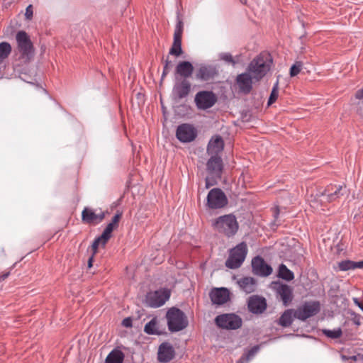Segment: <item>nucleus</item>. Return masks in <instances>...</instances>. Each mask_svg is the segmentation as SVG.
I'll list each match as a JSON object with an SVG mask.
<instances>
[{"label":"nucleus","instance_id":"423d86ee","mask_svg":"<svg viewBox=\"0 0 363 363\" xmlns=\"http://www.w3.org/2000/svg\"><path fill=\"white\" fill-rule=\"evenodd\" d=\"M216 325L222 329L237 330L242 326V318L235 313H224L215 318Z\"/></svg>","mask_w":363,"mask_h":363},{"label":"nucleus","instance_id":"ea45409f","mask_svg":"<svg viewBox=\"0 0 363 363\" xmlns=\"http://www.w3.org/2000/svg\"><path fill=\"white\" fill-rule=\"evenodd\" d=\"M172 67V62L169 61L168 59L164 60V65L163 67V71L161 77V79L163 80L164 77L168 74L170 69Z\"/></svg>","mask_w":363,"mask_h":363},{"label":"nucleus","instance_id":"393cba45","mask_svg":"<svg viewBox=\"0 0 363 363\" xmlns=\"http://www.w3.org/2000/svg\"><path fill=\"white\" fill-rule=\"evenodd\" d=\"M238 284L240 289L246 294H250L255 291L257 288V281L255 279L250 277H245L240 279Z\"/></svg>","mask_w":363,"mask_h":363},{"label":"nucleus","instance_id":"58836bf2","mask_svg":"<svg viewBox=\"0 0 363 363\" xmlns=\"http://www.w3.org/2000/svg\"><path fill=\"white\" fill-rule=\"evenodd\" d=\"M303 63L300 61L296 62L290 68V76L295 77L300 73Z\"/></svg>","mask_w":363,"mask_h":363},{"label":"nucleus","instance_id":"a19ab883","mask_svg":"<svg viewBox=\"0 0 363 363\" xmlns=\"http://www.w3.org/2000/svg\"><path fill=\"white\" fill-rule=\"evenodd\" d=\"M112 230L108 228L107 227L105 228L104 230L103 231L102 234L101 235V238L104 239V242H108V240L111 237Z\"/></svg>","mask_w":363,"mask_h":363},{"label":"nucleus","instance_id":"f704fd0d","mask_svg":"<svg viewBox=\"0 0 363 363\" xmlns=\"http://www.w3.org/2000/svg\"><path fill=\"white\" fill-rule=\"evenodd\" d=\"M278 96H279V82L277 80L272 87L270 96H269L268 101H267V106H269L272 104H274L277 101Z\"/></svg>","mask_w":363,"mask_h":363},{"label":"nucleus","instance_id":"a878e982","mask_svg":"<svg viewBox=\"0 0 363 363\" xmlns=\"http://www.w3.org/2000/svg\"><path fill=\"white\" fill-rule=\"evenodd\" d=\"M358 353L354 350L351 346H346L341 349L340 351V356L343 362L350 361L351 363L354 359Z\"/></svg>","mask_w":363,"mask_h":363},{"label":"nucleus","instance_id":"a211bd4d","mask_svg":"<svg viewBox=\"0 0 363 363\" xmlns=\"http://www.w3.org/2000/svg\"><path fill=\"white\" fill-rule=\"evenodd\" d=\"M267 306L266 299L264 297L257 295L250 296L247 301L248 310L254 314H261L264 313Z\"/></svg>","mask_w":363,"mask_h":363},{"label":"nucleus","instance_id":"bb28decb","mask_svg":"<svg viewBox=\"0 0 363 363\" xmlns=\"http://www.w3.org/2000/svg\"><path fill=\"white\" fill-rule=\"evenodd\" d=\"M294 311L293 309L286 310L279 319V325L284 328L290 326L293 322Z\"/></svg>","mask_w":363,"mask_h":363},{"label":"nucleus","instance_id":"4c0bfd02","mask_svg":"<svg viewBox=\"0 0 363 363\" xmlns=\"http://www.w3.org/2000/svg\"><path fill=\"white\" fill-rule=\"evenodd\" d=\"M219 59L225 61L228 64H231L232 65H235L236 64V61L234 60L232 55L229 52H221L219 55Z\"/></svg>","mask_w":363,"mask_h":363},{"label":"nucleus","instance_id":"aec40b11","mask_svg":"<svg viewBox=\"0 0 363 363\" xmlns=\"http://www.w3.org/2000/svg\"><path fill=\"white\" fill-rule=\"evenodd\" d=\"M106 213L101 211L96 213L91 208L85 207L82 212V220L87 224H99L105 218Z\"/></svg>","mask_w":363,"mask_h":363},{"label":"nucleus","instance_id":"473e14b6","mask_svg":"<svg viewBox=\"0 0 363 363\" xmlns=\"http://www.w3.org/2000/svg\"><path fill=\"white\" fill-rule=\"evenodd\" d=\"M259 347L258 345H255L245 353L237 363H247L254 355L259 351Z\"/></svg>","mask_w":363,"mask_h":363},{"label":"nucleus","instance_id":"20e7f679","mask_svg":"<svg viewBox=\"0 0 363 363\" xmlns=\"http://www.w3.org/2000/svg\"><path fill=\"white\" fill-rule=\"evenodd\" d=\"M248 252L246 242H242L232 248L225 261V266L232 269L239 268L245 261Z\"/></svg>","mask_w":363,"mask_h":363},{"label":"nucleus","instance_id":"4468645a","mask_svg":"<svg viewBox=\"0 0 363 363\" xmlns=\"http://www.w3.org/2000/svg\"><path fill=\"white\" fill-rule=\"evenodd\" d=\"M218 75V69L213 65H201L196 73V79L201 82L213 79Z\"/></svg>","mask_w":363,"mask_h":363},{"label":"nucleus","instance_id":"49530a36","mask_svg":"<svg viewBox=\"0 0 363 363\" xmlns=\"http://www.w3.org/2000/svg\"><path fill=\"white\" fill-rule=\"evenodd\" d=\"M354 363H363V354L358 353L353 360Z\"/></svg>","mask_w":363,"mask_h":363},{"label":"nucleus","instance_id":"c85d7f7f","mask_svg":"<svg viewBox=\"0 0 363 363\" xmlns=\"http://www.w3.org/2000/svg\"><path fill=\"white\" fill-rule=\"evenodd\" d=\"M223 148V140L221 137L217 136L216 139L211 140L208 145L207 150L211 152H218Z\"/></svg>","mask_w":363,"mask_h":363},{"label":"nucleus","instance_id":"6ab92c4d","mask_svg":"<svg viewBox=\"0 0 363 363\" xmlns=\"http://www.w3.org/2000/svg\"><path fill=\"white\" fill-rule=\"evenodd\" d=\"M174 356L175 350L169 342H164L159 346L157 352V359L160 362H169L174 359Z\"/></svg>","mask_w":363,"mask_h":363},{"label":"nucleus","instance_id":"9b49d317","mask_svg":"<svg viewBox=\"0 0 363 363\" xmlns=\"http://www.w3.org/2000/svg\"><path fill=\"white\" fill-rule=\"evenodd\" d=\"M171 293L166 288L160 289L150 292L147 295V301L148 305L152 308H158L163 306L169 300Z\"/></svg>","mask_w":363,"mask_h":363},{"label":"nucleus","instance_id":"4d7b16f0","mask_svg":"<svg viewBox=\"0 0 363 363\" xmlns=\"http://www.w3.org/2000/svg\"><path fill=\"white\" fill-rule=\"evenodd\" d=\"M362 311H363V302L359 306Z\"/></svg>","mask_w":363,"mask_h":363},{"label":"nucleus","instance_id":"37998d69","mask_svg":"<svg viewBox=\"0 0 363 363\" xmlns=\"http://www.w3.org/2000/svg\"><path fill=\"white\" fill-rule=\"evenodd\" d=\"M218 179H213L212 176L207 177L205 179L206 182V188L208 189L211 186L216 185L217 184V180Z\"/></svg>","mask_w":363,"mask_h":363},{"label":"nucleus","instance_id":"6e6552de","mask_svg":"<svg viewBox=\"0 0 363 363\" xmlns=\"http://www.w3.org/2000/svg\"><path fill=\"white\" fill-rule=\"evenodd\" d=\"M206 199V206L211 209L222 208L228 204L227 196L219 188L210 190Z\"/></svg>","mask_w":363,"mask_h":363},{"label":"nucleus","instance_id":"f3484780","mask_svg":"<svg viewBox=\"0 0 363 363\" xmlns=\"http://www.w3.org/2000/svg\"><path fill=\"white\" fill-rule=\"evenodd\" d=\"M223 161L222 159L217 156H212L207 162L206 169L210 176L213 179H220L223 172Z\"/></svg>","mask_w":363,"mask_h":363},{"label":"nucleus","instance_id":"7c9ffc66","mask_svg":"<svg viewBox=\"0 0 363 363\" xmlns=\"http://www.w3.org/2000/svg\"><path fill=\"white\" fill-rule=\"evenodd\" d=\"M12 48L8 42L0 43V65L10 55Z\"/></svg>","mask_w":363,"mask_h":363},{"label":"nucleus","instance_id":"ddd939ff","mask_svg":"<svg viewBox=\"0 0 363 363\" xmlns=\"http://www.w3.org/2000/svg\"><path fill=\"white\" fill-rule=\"evenodd\" d=\"M196 130L191 125L184 123L177 128L176 136L180 142H191L196 138Z\"/></svg>","mask_w":363,"mask_h":363},{"label":"nucleus","instance_id":"2f4dec72","mask_svg":"<svg viewBox=\"0 0 363 363\" xmlns=\"http://www.w3.org/2000/svg\"><path fill=\"white\" fill-rule=\"evenodd\" d=\"M279 277L282 279L289 281L294 279V274L285 264H281L279 267Z\"/></svg>","mask_w":363,"mask_h":363},{"label":"nucleus","instance_id":"603ef678","mask_svg":"<svg viewBox=\"0 0 363 363\" xmlns=\"http://www.w3.org/2000/svg\"><path fill=\"white\" fill-rule=\"evenodd\" d=\"M93 260H94V255H92L89 258V260H88V267L89 268H91L92 267V262H93Z\"/></svg>","mask_w":363,"mask_h":363},{"label":"nucleus","instance_id":"9d476101","mask_svg":"<svg viewBox=\"0 0 363 363\" xmlns=\"http://www.w3.org/2000/svg\"><path fill=\"white\" fill-rule=\"evenodd\" d=\"M194 101L199 109L206 110L216 103L217 97L211 91H201L196 94Z\"/></svg>","mask_w":363,"mask_h":363},{"label":"nucleus","instance_id":"de8ad7c7","mask_svg":"<svg viewBox=\"0 0 363 363\" xmlns=\"http://www.w3.org/2000/svg\"><path fill=\"white\" fill-rule=\"evenodd\" d=\"M353 264H354V269H363V260L359 261V262H354L353 261Z\"/></svg>","mask_w":363,"mask_h":363},{"label":"nucleus","instance_id":"dca6fc26","mask_svg":"<svg viewBox=\"0 0 363 363\" xmlns=\"http://www.w3.org/2000/svg\"><path fill=\"white\" fill-rule=\"evenodd\" d=\"M252 268L254 274L260 277H267L272 272V268L267 264L260 256L255 257L252 260Z\"/></svg>","mask_w":363,"mask_h":363},{"label":"nucleus","instance_id":"c9c22d12","mask_svg":"<svg viewBox=\"0 0 363 363\" xmlns=\"http://www.w3.org/2000/svg\"><path fill=\"white\" fill-rule=\"evenodd\" d=\"M354 269L353 261L345 259L337 262V270L348 271Z\"/></svg>","mask_w":363,"mask_h":363},{"label":"nucleus","instance_id":"e433bc0d","mask_svg":"<svg viewBox=\"0 0 363 363\" xmlns=\"http://www.w3.org/2000/svg\"><path fill=\"white\" fill-rule=\"evenodd\" d=\"M107 242H104V239L101 238V235L95 238L91 246L93 255H94L97 252L98 248L100 245H101L102 247H105Z\"/></svg>","mask_w":363,"mask_h":363},{"label":"nucleus","instance_id":"c756f323","mask_svg":"<svg viewBox=\"0 0 363 363\" xmlns=\"http://www.w3.org/2000/svg\"><path fill=\"white\" fill-rule=\"evenodd\" d=\"M144 332L148 335H160L161 332L157 328V320L153 318L150 321L145 324Z\"/></svg>","mask_w":363,"mask_h":363},{"label":"nucleus","instance_id":"6e6d98bb","mask_svg":"<svg viewBox=\"0 0 363 363\" xmlns=\"http://www.w3.org/2000/svg\"><path fill=\"white\" fill-rule=\"evenodd\" d=\"M354 303H355L356 305H357L358 306H359V305H361V303H362V302L359 301V300H358L357 298H354Z\"/></svg>","mask_w":363,"mask_h":363},{"label":"nucleus","instance_id":"7ed1b4c3","mask_svg":"<svg viewBox=\"0 0 363 363\" xmlns=\"http://www.w3.org/2000/svg\"><path fill=\"white\" fill-rule=\"evenodd\" d=\"M168 329L172 333L185 329L189 325L186 314L180 309L172 307L166 313Z\"/></svg>","mask_w":363,"mask_h":363},{"label":"nucleus","instance_id":"39448f33","mask_svg":"<svg viewBox=\"0 0 363 363\" xmlns=\"http://www.w3.org/2000/svg\"><path fill=\"white\" fill-rule=\"evenodd\" d=\"M320 310V305L318 301H306L294 311V318L305 321L308 318L316 315Z\"/></svg>","mask_w":363,"mask_h":363},{"label":"nucleus","instance_id":"5701e85b","mask_svg":"<svg viewBox=\"0 0 363 363\" xmlns=\"http://www.w3.org/2000/svg\"><path fill=\"white\" fill-rule=\"evenodd\" d=\"M194 72V66L189 61L179 62L175 69V75H179L183 79H187Z\"/></svg>","mask_w":363,"mask_h":363},{"label":"nucleus","instance_id":"b1692460","mask_svg":"<svg viewBox=\"0 0 363 363\" xmlns=\"http://www.w3.org/2000/svg\"><path fill=\"white\" fill-rule=\"evenodd\" d=\"M277 293L280 296L283 304L287 306L293 299V289L287 284H280L277 289Z\"/></svg>","mask_w":363,"mask_h":363},{"label":"nucleus","instance_id":"4be33fe9","mask_svg":"<svg viewBox=\"0 0 363 363\" xmlns=\"http://www.w3.org/2000/svg\"><path fill=\"white\" fill-rule=\"evenodd\" d=\"M191 91V83L188 79H182L177 82L173 86L172 94L177 99H182L186 97Z\"/></svg>","mask_w":363,"mask_h":363},{"label":"nucleus","instance_id":"f257e3e1","mask_svg":"<svg viewBox=\"0 0 363 363\" xmlns=\"http://www.w3.org/2000/svg\"><path fill=\"white\" fill-rule=\"evenodd\" d=\"M272 63L269 53L261 52L250 62L247 71L253 76L255 82H259L269 72Z\"/></svg>","mask_w":363,"mask_h":363},{"label":"nucleus","instance_id":"1a4fd4ad","mask_svg":"<svg viewBox=\"0 0 363 363\" xmlns=\"http://www.w3.org/2000/svg\"><path fill=\"white\" fill-rule=\"evenodd\" d=\"M184 30V22L182 19L178 15L177 17V24L175 26L174 33V40L173 43L169 49V54L178 57L181 55L183 52L182 48V33Z\"/></svg>","mask_w":363,"mask_h":363},{"label":"nucleus","instance_id":"f8f14e48","mask_svg":"<svg viewBox=\"0 0 363 363\" xmlns=\"http://www.w3.org/2000/svg\"><path fill=\"white\" fill-rule=\"evenodd\" d=\"M253 80H255L253 76L248 71L238 74L235 84L239 93L245 95L249 94L253 89Z\"/></svg>","mask_w":363,"mask_h":363},{"label":"nucleus","instance_id":"864d4df0","mask_svg":"<svg viewBox=\"0 0 363 363\" xmlns=\"http://www.w3.org/2000/svg\"><path fill=\"white\" fill-rule=\"evenodd\" d=\"M9 274H10V272H6V273L4 274L3 275H1V276L0 277V279H1V280H4L5 279H6V278L9 276Z\"/></svg>","mask_w":363,"mask_h":363},{"label":"nucleus","instance_id":"09e8293b","mask_svg":"<svg viewBox=\"0 0 363 363\" xmlns=\"http://www.w3.org/2000/svg\"><path fill=\"white\" fill-rule=\"evenodd\" d=\"M355 97L357 99H363V87L361 89L357 91Z\"/></svg>","mask_w":363,"mask_h":363},{"label":"nucleus","instance_id":"a18cd8bd","mask_svg":"<svg viewBox=\"0 0 363 363\" xmlns=\"http://www.w3.org/2000/svg\"><path fill=\"white\" fill-rule=\"evenodd\" d=\"M132 323H133V320H132V318H130V317H128V318H125L122 321V325L124 326V327H126V328H130L132 326Z\"/></svg>","mask_w":363,"mask_h":363},{"label":"nucleus","instance_id":"79ce46f5","mask_svg":"<svg viewBox=\"0 0 363 363\" xmlns=\"http://www.w3.org/2000/svg\"><path fill=\"white\" fill-rule=\"evenodd\" d=\"M122 212L117 211L116 215L113 217L111 223L113 224L115 227L118 228V223L122 217Z\"/></svg>","mask_w":363,"mask_h":363},{"label":"nucleus","instance_id":"8fccbe9b","mask_svg":"<svg viewBox=\"0 0 363 363\" xmlns=\"http://www.w3.org/2000/svg\"><path fill=\"white\" fill-rule=\"evenodd\" d=\"M273 213H274V217L275 220H277V218H278V216L279 214V208L278 206H277L274 208Z\"/></svg>","mask_w":363,"mask_h":363},{"label":"nucleus","instance_id":"5fc2aeb1","mask_svg":"<svg viewBox=\"0 0 363 363\" xmlns=\"http://www.w3.org/2000/svg\"><path fill=\"white\" fill-rule=\"evenodd\" d=\"M106 227H107L108 228H109L110 230H111L112 231H113L114 229L117 228L116 227H115V226H114L113 224H111V223H109L106 225Z\"/></svg>","mask_w":363,"mask_h":363},{"label":"nucleus","instance_id":"72a5a7b5","mask_svg":"<svg viewBox=\"0 0 363 363\" xmlns=\"http://www.w3.org/2000/svg\"><path fill=\"white\" fill-rule=\"evenodd\" d=\"M322 333L326 337L331 339H337L340 337L342 335V331L340 328H337L334 330L323 329Z\"/></svg>","mask_w":363,"mask_h":363},{"label":"nucleus","instance_id":"412c9836","mask_svg":"<svg viewBox=\"0 0 363 363\" xmlns=\"http://www.w3.org/2000/svg\"><path fill=\"white\" fill-rule=\"evenodd\" d=\"M211 301L213 304L223 305L230 299V292L226 288H216L209 294Z\"/></svg>","mask_w":363,"mask_h":363},{"label":"nucleus","instance_id":"2eb2a0df","mask_svg":"<svg viewBox=\"0 0 363 363\" xmlns=\"http://www.w3.org/2000/svg\"><path fill=\"white\" fill-rule=\"evenodd\" d=\"M347 191L348 190L345 185L330 184L326 186L322 195L326 196L328 202H332L347 194Z\"/></svg>","mask_w":363,"mask_h":363},{"label":"nucleus","instance_id":"3c124183","mask_svg":"<svg viewBox=\"0 0 363 363\" xmlns=\"http://www.w3.org/2000/svg\"><path fill=\"white\" fill-rule=\"evenodd\" d=\"M353 323L357 325H359L361 324L360 323V318L359 316H355L354 318H353Z\"/></svg>","mask_w":363,"mask_h":363},{"label":"nucleus","instance_id":"f03ea898","mask_svg":"<svg viewBox=\"0 0 363 363\" xmlns=\"http://www.w3.org/2000/svg\"><path fill=\"white\" fill-rule=\"evenodd\" d=\"M212 225L218 233L228 238L234 236L239 228L236 217L233 214L219 216L215 219Z\"/></svg>","mask_w":363,"mask_h":363},{"label":"nucleus","instance_id":"cd10ccee","mask_svg":"<svg viewBox=\"0 0 363 363\" xmlns=\"http://www.w3.org/2000/svg\"><path fill=\"white\" fill-rule=\"evenodd\" d=\"M124 354L118 350H112L106 357L105 363H123Z\"/></svg>","mask_w":363,"mask_h":363},{"label":"nucleus","instance_id":"0eeeda50","mask_svg":"<svg viewBox=\"0 0 363 363\" xmlns=\"http://www.w3.org/2000/svg\"><path fill=\"white\" fill-rule=\"evenodd\" d=\"M16 39L21 57L26 60H30L33 54V45L28 35L21 30L17 33Z\"/></svg>","mask_w":363,"mask_h":363},{"label":"nucleus","instance_id":"c03bdc74","mask_svg":"<svg viewBox=\"0 0 363 363\" xmlns=\"http://www.w3.org/2000/svg\"><path fill=\"white\" fill-rule=\"evenodd\" d=\"M33 6L28 5L26 9L25 16L26 19L30 20L33 17Z\"/></svg>","mask_w":363,"mask_h":363}]
</instances>
